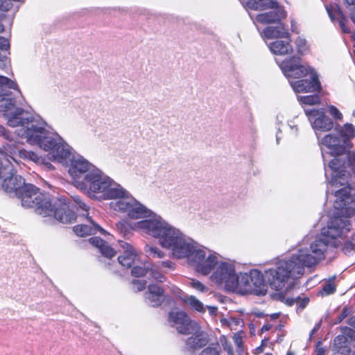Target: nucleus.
Wrapping results in <instances>:
<instances>
[{
	"mask_svg": "<svg viewBox=\"0 0 355 355\" xmlns=\"http://www.w3.org/2000/svg\"><path fill=\"white\" fill-rule=\"evenodd\" d=\"M199 355H219L218 347H208L204 349Z\"/></svg>",
	"mask_w": 355,
	"mask_h": 355,
	"instance_id": "obj_50",
	"label": "nucleus"
},
{
	"mask_svg": "<svg viewBox=\"0 0 355 355\" xmlns=\"http://www.w3.org/2000/svg\"><path fill=\"white\" fill-rule=\"evenodd\" d=\"M132 284L133 288L137 291H139L145 288L146 283L141 280H133Z\"/></svg>",
	"mask_w": 355,
	"mask_h": 355,
	"instance_id": "obj_52",
	"label": "nucleus"
},
{
	"mask_svg": "<svg viewBox=\"0 0 355 355\" xmlns=\"http://www.w3.org/2000/svg\"><path fill=\"white\" fill-rule=\"evenodd\" d=\"M334 355H349L350 347L348 338L343 335L337 336L334 340Z\"/></svg>",
	"mask_w": 355,
	"mask_h": 355,
	"instance_id": "obj_25",
	"label": "nucleus"
},
{
	"mask_svg": "<svg viewBox=\"0 0 355 355\" xmlns=\"http://www.w3.org/2000/svg\"><path fill=\"white\" fill-rule=\"evenodd\" d=\"M320 326H321V322H319L318 323L315 324V327H313V329H312V331H311V334H310V336L311 337L316 331H318V329L320 328Z\"/></svg>",
	"mask_w": 355,
	"mask_h": 355,
	"instance_id": "obj_57",
	"label": "nucleus"
},
{
	"mask_svg": "<svg viewBox=\"0 0 355 355\" xmlns=\"http://www.w3.org/2000/svg\"><path fill=\"white\" fill-rule=\"evenodd\" d=\"M10 89L16 90L21 94L19 86L15 80L0 75V98H9Z\"/></svg>",
	"mask_w": 355,
	"mask_h": 355,
	"instance_id": "obj_28",
	"label": "nucleus"
},
{
	"mask_svg": "<svg viewBox=\"0 0 355 355\" xmlns=\"http://www.w3.org/2000/svg\"><path fill=\"white\" fill-rule=\"evenodd\" d=\"M13 163L16 164L10 156L1 155L0 180L2 181V188L6 192H15L17 195L25 183L21 176L15 175Z\"/></svg>",
	"mask_w": 355,
	"mask_h": 355,
	"instance_id": "obj_9",
	"label": "nucleus"
},
{
	"mask_svg": "<svg viewBox=\"0 0 355 355\" xmlns=\"http://www.w3.org/2000/svg\"><path fill=\"white\" fill-rule=\"evenodd\" d=\"M158 266H153L149 268L148 275L156 281L163 282L165 280V277L158 270Z\"/></svg>",
	"mask_w": 355,
	"mask_h": 355,
	"instance_id": "obj_40",
	"label": "nucleus"
},
{
	"mask_svg": "<svg viewBox=\"0 0 355 355\" xmlns=\"http://www.w3.org/2000/svg\"><path fill=\"white\" fill-rule=\"evenodd\" d=\"M120 246L123 254L118 257L119 263L125 268L132 267L137 257L135 250L132 246L125 242H121Z\"/></svg>",
	"mask_w": 355,
	"mask_h": 355,
	"instance_id": "obj_21",
	"label": "nucleus"
},
{
	"mask_svg": "<svg viewBox=\"0 0 355 355\" xmlns=\"http://www.w3.org/2000/svg\"><path fill=\"white\" fill-rule=\"evenodd\" d=\"M89 243L100 250L101 254L107 258L114 257L116 252L109 246L103 240L98 237H92L89 240Z\"/></svg>",
	"mask_w": 355,
	"mask_h": 355,
	"instance_id": "obj_30",
	"label": "nucleus"
},
{
	"mask_svg": "<svg viewBox=\"0 0 355 355\" xmlns=\"http://www.w3.org/2000/svg\"><path fill=\"white\" fill-rule=\"evenodd\" d=\"M184 302L189 306V307L194 311L199 313H204L205 311V307L202 302H200L196 297L191 295L184 299Z\"/></svg>",
	"mask_w": 355,
	"mask_h": 355,
	"instance_id": "obj_34",
	"label": "nucleus"
},
{
	"mask_svg": "<svg viewBox=\"0 0 355 355\" xmlns=\"http://www.w3.org/2000/svg\"><path fill=\"white\" fill-rule=\"evenodd\" d=\"M165 299L163 289L156 285L150 284L148 286V291L145 293V300L146 303L153 307L159 306Z\"/></svg>",
	"mask_w": 355,
	"mask_h": 355,
	"instance_id": "obj_20",
	"label": "nucleus"
},
{
	"mask_svg": "<svg viewBox=\"0 0 355 355\" xmlns=\"http://www.w3.org/2000/svg\"><path fill=\"white\" fill-rule=\"evenodd\" d=\"M304 112L318 139V132H328L333 129L334 122L325 114L323 110L305 109Z\"/></svg>",
	"mask_w": 355,
	"mask_h": 355,
	"instance_id": "obj_14",
	"label": "nucleus"
},
{
	"mask_svg": "<svg viewBox=\"0 0 355 355\" xmlns=\"http://www.w3.org/2000/svg\"><path fill=\"white\" fill-rule=\"evenodd\" d=\"M0 116L8 126L17 128L16 133L19 137L42 150L48 146L49 138H53L57 134L48 130V124L43 119L17 107L11 98H0Z\"/></svg>",
	"mask_w": 355,
	"mask_h": 355,
	"instance_id": "obj_2",
	"label": "nucleus"
},
{
	"mask_svg": "<svg viewBox=\"0 0 355 355\" xmlns=\"http://www.w3.org/2000/svg\"><path fill=\"white\" fill-rule=\"evenodd\" d=\"M264 274L257 270H252V291L251 293L257 295H264L268 290L266 280L263 279Z\"/></svg>",
	"mask_w": 355,
	"mask_h": 355,
	"instance_id": "obj_22",
	"label": "nucleus"
},
{
	"mask_svg": "<svg viewBox=\"0 0 355 355\" xmlns=\"http://www.w3.org/2000/svg\"><path fill=\"white\" fill-rule=\"evenodd\" d=\"M327 12L329 15V17H331V19H334V17H333V15H332V12H331V10L329 9L328 7H327Z\"/></svg>",
	"mask_w": 355,
	"mask_h": 355,
	"instance_id": "obj_63",
	"label": "nucleus"
},
{
	"mask_svg": "<svg viewBox=\"0 0 355 355\" xmlns=\"http://www.w3.org/2000/svg\"><path fill=\"white\" fill-rule=\"evenodd\" d=\"M297 99L301 103L309 105L318 104L320 101V98L318 95L299 96Z\"/></svg>",
	"mask_w": 355,
	"mask_h": 355,
	"instance_id": "obj_39",
	"label": "nucleus"
},
{
	"mask_svg": "<svg viewBox=\"0 0 355 355\" xmlns=\"http://www.w3.org/2000/svg\"><path fill=\"white\" fill-rule=\"evenodd\" d=\"M154 225L150 232V236L157 239L159 244L169 251L171 257L186 259L189 263L198 244L165 220Z\"/></svg>",
	"mask_w": 355,
	"mask_h": 355,
	"instance_id": "obj_6",
	"label": "nucleus"
},
{
	"mask_svg": "<svg viewBox=\"0 0 355 355\" xmlns=\"http://www.w3.org/2000/svg\"><path fill=\"white\" fill-rule=\"evenodd\" d=\"M90 225H78L73 227V231L77 236H85L89 234H95L100 232L104 234L105 231L99 225L90 220Z\"/></svg>",
	"mask_w": 355,
	"mask_h": 355,
	"instance_id": "obj_26",
	"label": "nucleus"
},
{
	"mask_svg": "<svg viewBox=\"0 0 355 355\" xmlns=\"http://www.w3.org/2000/svg\"><path fill=\"white\" fill-rule=\"evenodd\" d=\"M291 31L296 33H298V28H297V24L293 20L291 21Z\"/></svg>",
	"mask_w": 355,
	"mask_h": 355,
	"instance_id": "obj_59",
	"label": "nucleus"
},
{
	"mask_svg": "<svg viewBox=\"0 0 355 355\" xmlns=\"http://www.w3.org/2000/svg\"><path fill=\"white\" fill-rule=\"evenodd\" d=\"M237 275L234 263L231 261L221 259L211 275L212 282L225 287L228 291H234Z\"/></svg>",
	"mask_w": 355,
	"mask_h": 355,
	"instance_id": "obj_11",
	"label": "nucleus"
},
{
	"mask_svg": "<svg viewBox=\"0 0 355 355\" xmlns=\"http://www.w3.org/2000/svg\"><path fill=\"white\" fill-rule=\"evenodd\" d=\"M0 136L6 139V141L4 142V144L1 146V147H0V155H8L7 153H4L2 150L4 148V146L8 145V144H10V143L20 144L19 142H18L15 140H13L11 137V135H10V132L7 129H6L3 126H2L1 125H0Z\"/></svg>",
	"mask_w": 355,
	"mask_h": 355,
	"instance_id": "obj_35",
	"label": "nucleus"
},
{
	"mask_svg": "<svg viewBox=\"0 0 355 355\" xmlns=\"http://www.w3.org/2000/svg\"><path fill=\"white\" fill-rule=\"evenodd\" d=\"M343 164L344 162L337 157H335L330 161L329 166L333 171L332 184H337V176L339 173L343 172L342 170Z\"/></svg>",
	"mask_w": 355,
	"mask_h": 355,
	"instance_id": "obj_32",
	"label": "nucleus"
},
{
	"mask_svg": "<svg viewBox=\"0 0 355 355\" xmlns=\"http://www.w3.org/2000/svg\"><path fill=\"white\" fill-rule=\"evenodd\" d=\"M337 15L339 18V26L340 28L342 29L343 33H350L349 28L346 26L345 23L347 21L345 17L344 16L343 13L340 11V9L337 10Z\"/></svg>",
	"mask_w": 355,
	"mask_h": 355,
	"instance_id": "obj_46",
	"label": "nucleus"
},
{
	"mask_svg": "<svg viewBox=\"0 0 355 355\" xmlns=\"http://www.w3.org/2000/svg\"><path fill=\"white\" fill-rule=\"evenodd\" d=\"M345 1L349 5H354V4H355V0H345Z\"/></svg>",
	"mask_w": 355,
	"mask_h": 355,
	"instance_id": "obj_64",
	"label": "nucleus"
},
{
	"mask_svg": "<svg viewBox=\"0 0 355 355\" xmlns=\"http://www.w3.org/2000/svg\"><path fill=\"white\" fill-rule=\"evenodd\" d=\"M268 47L271 52L276 55H286L293 52V46L288 40L274 41L268 44Z\"/></svg>",
	"mask_w": 355,
	"mask_h": 355,
	"instance_id": "obj_27",
	"label": "nucleus"
},
{
	"mask_svg": "<svg viewBox=\"0 0 355 355\" xmlns=\"http://www.w3.org/2000/svg\"><path fill=\"white\" fill-rule=\"evenodd\" d=\"M149 266L150 264H145L144 267L135 266L132 270V274L136 277L144 276L148 273Z\"/></svg>",
	"mask_w": 355,
	"mask_h": 355,
	"instance_id": "obj_42",
	"label": "nucleus"
},
{
	"mask_svg": "<svg viewBox=\"0 0 355 355\" xmlns=\"http://www.w3.org/2000/svg\"><path fill=\"white\" fill-rule=\"evenodd\" d=\"M17 196L20 199L24 207H34L35 212L43 217L53 214L55 218L62 223H70L76 220L74 207L80 208L85 211L89 208L78 196L73 198V202H66L64 200L60 199L52 206L49 196L41 193L31 184H25L19 190Z\"/></svg>",
	"mask_w": 355,
	"mask_h": 355,
	"instance_id": "obj_3",
	"label": "nucleus"
},
{
	"mask_svg": "<svg viewBox=\"0 0 355 355\" xmlns=\"http://www.w3.org/2000/svg\"><path fill=\"white\" fill-rule=\"evenodd\" d=\"M243 4L247 9L254 10H264L269 8H277L276 0H246Z\"/></svg>",
	"mask_w": 355,
	"mask_h": 355,
	"instance_id": "obj_24",
	"label": "nucleus"
},
{
	"mask_svg": "<svg viewBox=\"0 0 355 355\" xmlns=\"http://www.w3.org/2000/svg\"><path fill=\"white\" fill-rule=\"evenodd\" d=\"M157 266L159 267L166 268L171 270H173L175 268V264L171 261L169 260L160 261L158 263Z\"/></svg>",
	"mask_w": 355,
	"mask_h": 355,
	"instance_id": "obj_53",
	"label": "nucleus"
},
{
	"mask_svg": "<svg viewBox=\"0 0 355 355\" xmlns=\"http://www.w3.org/2000/svg\"><path fill=\"white\" fill-rule=\"evenodd\" d=\"M186 334L192 336L189 337L186 340V346L189 349H199L205 345H206L208 343V336L207 334L201 330L199 324H198V329L197 331H193V332L187 333Z\"/></svg>",
	"mask_w": 355,
	"mask_h": 355,
	"instance_id": "obj_19",
	"label": "nucleus"
},
{
	"mask_svg": "<svg viewBox=\"0 0 355 355\" xmlns=\"http://www.w3.org/2000/svg\"><path fill=\"white\" fill-rule=\"evenodd\" d=\"M261 34L263 37L268 39L289 37V33L282 24H279L277 26L266 27Z\"/></svg>",
	"mask_w": 355,
	"mask_h": 355,
	"instance_id": "obj_29",
	"label": "nucleus"
},
{
	"mask_svg": "<svg viewBox=\"0 0 355 355\" xmlns=\"http://www.w3.org/2000/svg\"><path fill=\"white\" fill-rule=\"evenodd\" d=\"M342 176L345 177V173H343V172L341 173H339L337 176V184H332V182H331V184L332 186H336L337 184H340L341 186H344L343 188L337 190V191H335V196L336 198H337L336 196V193L343 190V189H345L346 187H348L349 189V193L347 194V196H350L353 200H355V197L352 196L350 193H351V191H352V188L349 187V185L347 184V185H345V182H342L341 181H339L338 179H343V180H345V178H343ZM337 200V198H336L335 201Z\"/></svg>",
	"mask_w": 355,
	"mask_h": 355,
	"instance_id": "obj_41",
	"label": "nucleus"
},
{
	"mask_svg": "<svg viewBox=\"0 0 355 355\" xmlns=\"http://www.w3.org/2000/svg\"><path fill=\"white\" fill-rule=\"evenodd\" d=\"M272 328V324H266L261 327V332L268 331Z\"/></svg>",
	"mask_w": 355,
	"mask_h": 355,
	"instance_id": "obj_58",
	"label": "nucleus"
},
{
	"mask_svg": "<svg viewBox=\"0 0 355 355\" xmlns=\"http://www.w3.org/2000/svg\"><path fill=\"white\" fill-rule=\"evenodd\" d=\"M336 291L335 286L333 283L329 282L326 284L322 290V295H330Z\"/></svg>",
	"mask_w": 355,
	"mask_h": 355,
	"instance_id": "obj_51",
	"label": "nucleus"
},
{
	"mask_svg": "<svg viewBox=\"0 0 355 355\" xmlns=\"http://www.w3.org/2000/svg\"><path fill=\"white\" fill-rule=\"evenodd\" d=\"M207 309L211 315H215L217 313L218 309L216 306H207Z\"/></svg>",
	"mask_w": 355,
	"mask_h": 355,
	"instance_id": "obj_56",
	"label": "nucleus"
},
{
	"mask_svg": "<svg viewBox=\"0 0 355 355\" xmlns=\"http://www.w3.org/2000/svg\"><path fill=\"white\" fill-rule=\"evenodd\" d=\"M131 225L132 224L129 225L125 221H120L116 224L117 230L124 235L128 232L129 228H131Z\"/></svg>",
	"mask_w": 355,
	"mask_h": 355,
	"instance_id": "obj_48",
	"label": "nucleus"
},
{
	"mask_svg": "<svg viewBox=\"0 0 355 355\" xmlns=\"http://www.w3.org/2000/svg\"><path fill=\"white\" fill-rule=\"evenodd\" d=\"M144 250L150 257L162 259L165 257V253L156 246L146 245Z\"/></svg>",
	"mask_w": 355,
	"mask_h": 355,
	"instance_id": "obj_37",
	"label": "nucleus"
},
{
	"mask_svg": "<svg viewBox=\"0 0 355 355\" xmlns=\"http://www.w3.org/2000/svg\"><path fill=\"white\" fill-rule=\"evenodd\" d=\"M348 314V309L347 308H344L339 316V322H341L344 318H345Z\"/></svg>",
	"mask_w": 355,
	"mask_h": 355,
	"instance_id": "obj_55",
	"label": "nucleus"
},
{
	"mask_svg": "<svg viewBox=\"0 0 355 355\" xmlns=\"http://www.w3.org/2000/svg\"><path fill=\"white\" fill-rule=\"evenodd\" d=\"M309 75L310 76V79L290 81L291 86L295 92L311 93L320 91L321 85L317 73L314 71Z\"/></svg>",
	"mask_w": 355,
	"mask_h": 355,
	"instance_id": "obj_16",
	"label": "nucleus"
},
{
	"mask_svg": "<svg viewBox=\"0 0 355 355\" xmlns=\"http://www.w3.org/2000/svg\"><path fill=\"white\" fill-rule=\"evenodd\" d=\"M320 145L327 147L330 153L338 155L344 153L345 148L341 139L336 135L328 134L324 136L319 141Z\"/></svg>",
	"mask_w": 355,
	"mask_h": 355,
	"instance_id": "obj_17",
	"label": "nucleus"
},
{
	"mask_svg": "<svg viewBox=\"0 0 355 355\" xmlns=\"http://www.w3.org/2000/svg\"><path fill=\"white\" fill-rule=\"evenodd\" d=\"M116 200H118L110 203V207L114 211L125 213L132 219H141L132 223V230L150 236V232L154 225L164 220L161 216L132 197L128 191L125 196H120Z\"/></svg>",
	"mask_w": 355,
	"mask_h": 355,
	"instance_id": "obj_7",
	"label": "nucleus"
},
{
	"mask_svg": "<svg viewBox=\"0 0 355 355\" xmlns=\"http://www.w3.org/2000/svg\"><path fill=\"white\" fill-rule=\"evenodd\" d=\"M315 352L316 355H326L327 349L321 345L320 343H318L316 345Z\"/></svg>",
	"mask_w": 355,
	"mask_h": 355,
	"instance_id": "obj_54",
	"label": "nucleus"
},
{
	"mask_svg": "<svg viewBox=\"0 0 355 355\" xmlns=\"http://www.w3.org/2000/svg\"><path fill=\"white\" fill-rule=\"evenodd\" d=\"M270 9L269 12L257 15L254 19V23L256 21L261 24L275 23L286 16V12L278 3L277 8Z\"/></svg>",
	"mask_w": 355,
	"mask_h": 355,
	"instance_id": "obj_18",
	"label": "nucleus"
},
{
	"mask_svg": "<svg viewBox=\"0 0 355 355\" xmlns=\"http://www.w3.org/2000/svg\"><path fill=\"white\" fill-rule=\"evenodd\" d=\"M190 259L189 264L203 275H207L214 270L221 257L216 252L210 251L205 248L198 246Z\"/></svg>",
	"mask_w": 355,
	"mask_h": 355,
	"instance_id": "obj_10",
	"label": "nucleus"
},
{
	"mask_svg": "<svg viewBox=\"0 0 355 355\" xmlns=\"http://www.w3.org/2000/svg\"><path fill=\"white\" fill-rule=\"evenodd\" d=\"M252 270L249 274L244 273L237 275L236 282L237 283L234 291L240 292L243 294L251 293L252 291Z\"/></svg>",
	"mask_w": 355,
	"mask_h": 355,
	"instance_id": "obj_23",
	"label": "nucleus"
},
{
	"mask_svg": "<svg viewBox=\"0 0 355 355\" xmlns=\"http://www.w3.org/2000/svg\"><path fill=\"white\" fill-rule=\"evenodd\" d=\"M245 337V333L242 331H238L234 334L233 340L236 347V355H241L243 352V341Z\"/></svg>",
	"mask_w": 355,
	"mask_h": 355,
	"instance_id": "obj_38",
	"label": "nucleus"
},
{
	"mask_svg": "<svg viewBox=\"0 0 355 355\" xmlns=\"http://www.w3.org/2000/svg\"><path fill=\"white\" fill-rule=\"evenodd\" d=\"M169 320L175 326L178 331L184 334L193 332L198 329V322L191 320L188 315L184 311H172L169 313Z\"/></svg>",
	"mask_w": 355,
	"mask_h": 355,
	"instance_id": "obj_15",
	"label": "nucleus"
},
{
	"mask_svg": "<svg viewBox=\"0 0 355 355\" xmlns=\"http://www.w3.org/2000/svg\"><path fill=\"white\" fill-rule=\"evenodd\" d=\"M351 19L355 24V10L351 13Z\"/></svg>",
	"mask_w": 355,
	"mask_h": 355,
	"instance_id": "obj_62",
	"label": "nucleus"
},
{
	"mask_svg": "<svg viewBox=\"0 0 355 355\" xmlns=\"http://www.w3.org/2000/svg\"><path fill=\"white\" fill-rule=\"evenodd\" d=\"M328 112L335 120L341 121L343 119V114L334 105H329L328 107Z\"/></svg>",
	"mask_w": 355,
	"mask_h": 355,
	"instance_id": "obj_47",
	"label": "nucleus"
},
{
	"mask_svg": "<svg viewBox=\"0 0 355 355\" xmlns=\"http://www.w3.org/2000/svg\"><path fill=\"white\" fill-rule=\"evenodd\" d=\"M340 136L347 139L355 137V126L349 123H346L343 126L337 125L336 128Z\"/></svg>",
	"mask_w": 355,
	"mask_h": 355,
	"instance_id": "obj_33",
	"label": "nucleus"
},
{
	"mask_svg": "<svg viewBox=\"0 0 355 355\" xmlns=\"http://www.w3.org/2000/svg\"><path fill=\"white\" fill-rule=\"evenodd\" d=\"M220 342L222 345L223 349L227 352L229 355H236L235 352L233 351L231 343L227 340V338L223 336L220 338Z\"/></svg>",
	"mask_w": 355,
	"mask_h": 355,
	"instance_id": "obj_44",
	"label": "nucleus"
},
{
	"mask_svg": "<svg viewBox=\"0 0 355 355\" xmlns=\"http://www.w3.org/2000/svg\"><path fill=\"white\" fill-rule=\"evenodd\" d=\"M89 198L99 201L117 199L126 195V190L96 168L79 189Z\"/></svg>",
	"mask_w": 355,
	"mask_h": 355,
	"instance_id": "obj_8",
	"label": "nucleus"
},
{
	"mask_svg": "<svg viewBox=\"0 0 355 355\" xmlns=\"http://www.w3.org/2000/svg\"><path fill=\"white\" fill-rule=\"evenodd\" d=\"M49 139L48 146L43 150L50 160L69 167L72 183L79 189L97 167L83 157L75 156L72 148L58 134Z\"/></svg>",
	"mask_w": 355,
	"mask_h": 355,
	"instance_id": "obj_4",
	"label": "nucleus"
},
{
	"mask_svg": "<svg viewBox=\"0 0 355 355\" xmlns=\"http://www.w3.org/2000/svg\"><path fill=\"white\" fill-rule=\"evenodd\" d=\"M326 247L322 241L308 243L306 238L303 239L289 259L279 260L265 270V279L272 289L286 294L293 288L295 279L304 274V267L314 266L322 260Z\"/></svg>",
	"mask_w": 355,
	"mask_h": 355,
	"instance_id": "obj_1",
	"label": "nucleus"
},
{
	"mask_svg": "<svg viewBox=\"0 0 355 355\" xmlns=\"http://www.w3.org/2000/svg\"><path fill=\"white\" fill-rule=\"evenodd\" d=\"M349 324L355 328V317H352L349 320Z\"/></svg>",
	"mask_w": 355,
	"mask_h": 355,
	"instance_id": "obj_61",
	"label": "nucleus"
},
{
	"mask_svg": "<svg viewBox=\"0 0 355 355\" xmlns=\"http://www.w3.org/2000/svg\"><path fill=\"white\" fill-rule=\"evenodd\" d=\"M347 335L348 336H349L350 338L355 337V331H354L353 330L349 329H347Z\"/></svg>",
	"mask_w": 355,
	"mask_h": 355,
	"instance_id": "obj_60",
	"label": "nucleus"
},
{
	"mask_svg": "<svg viewBox=\"0 0 355 355\" xmlns=\"http://www.w3.org/2000/svg\"><path fill=\"white\" fill-rule=\"evenodd\" d=\"M284 76L288 78H303L314 69L298 57H293L279 64Z\"/></svg>",
	"mask_w": 355,
	"mask_h": 355,
	"instance_id": "obj_13",
	"label": "nucleus"
},
{
	"mask_svg": "<svg viewBox=\"0 0 355 355\" xmlns=\"http://www.w3.org/2000/svg\"><path fill=\"white\" fill-rule=\"evenodd\" d=\"M349 191V189L346 187L336 193L337 200L334 202L336 216L326 227L322 229L320 236L313 243L320 240L325 242L327 246L329 245L337 246L340 243V241L338 242L337 239H342L350 231L351 224L348 218L355 214V200L347 196ZM326 251L327 250L324 252ZM324 253L323 257H324Z\"/></svg>",
	"mask_w": 355,
	"mask_h": 355,
	"instance_id": "obj_5",
	"label": "nucleus"
},
{
	"mask_svg": "<svg viewBox=\"0 0 355 355\" xmlns=\"http://www.w3.org/2000/svg\"><path fill=\"white\" fill-rule=\"evenodd\" d=\"M10 47L8 40L0 36V60L6 57V53Z\"/></svg>",
	"mask_w": 355,
	"mask_h": 355,
	"instance_id": "obj_43",
	"label": "nucleus"
},
{
	"mask_svg": "<svg viewBox=\"0 0 355 355\" xmlns=\"http://www.w3.org/2000/svg\"><path fill=\"white\" fill-rule=\"evenodd\" d=\"M2 150L4 153L9 155L16 164H19L21 159L31 160L41 165L44 170L54 169V166L51 163L45 161L44 158L38 156L34 152L25 150L21 144L10 143L5 146Z\"/></svg>",
	"mask_w": 355,
	"mask_h": 355,
	"instance_id": "obj_12",
	"label": "nucleus"
},
{
	"mask_svg": "<svg viewBox=\"0 0 355 355\" xmlns=\"http://www.w3.org/2000/svg\"><path fill=\"white\" fill-rule=\"evenodd\" d=\"M355 250V243L352 241H347L344 243L343 251L345 254H351Z\"/></svg>",
	"mask_w": 355,
	"mask_h": 355,
	"instance_id": "obj_49",
	"label": "nucleus"
},
{
	"mask_svg": "<svg viewBox=\"0 0 355 355\" xmlns=\"http://www.w3.org/2000/svg\"><path fill=\"white\" fill-rule=\"evenodd\" d=\"M188 284L193 288L201 293H205L208 291V288L207 286L196 279H191Z\"/></svg>",
	"mask_w": 355,
	"mask_h": 355,
	"instance_id": "obj_45",
	"label": "nucleus"
},
{
	"mask_svg": "<svg viewBox=\"0 0 355 355\" xmlns=\"http://www.w3.org/2000/svg\"><path fill=\"white\" fill-rule=\"evenodd\" d=\"M12 1V0H0V21L6 17V12L12 11L14 13L17 11V8L13 7ZM13 1H19V0H13ZM3 31L4 27L0 22V33Z\"/></svg>",
	"mask_w": 355,
	"mask_h": 355,
	"instance_id": "obj_31",
	"label": "nucleus"
},
{
	"mask_svg": "<svg viewBox=\"0 0 355 355\" xmlns=\"http://www.w3.org/2000/svg\"><path fill=\"white\" fill-rule=\"evenodd\" d=\"M296 49L301 55L307 54L309 52V46L305 38L302 36L297 37L295 42Z\"/></svg>",
	"mask_w": 355,
	"mask_h": 355,
	"instance_id": "obj_36",
	"label": "nucleus"
}]
</instances>
